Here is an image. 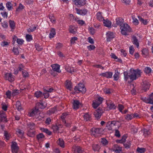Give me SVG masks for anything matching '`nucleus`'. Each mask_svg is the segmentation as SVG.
Instances as JSON below:
<instances>
[{
	"label": "nucleus",
	"mask_w": 153,
	"mask_h": 153,
	"mask_svg": "<svg viewBox=\"0 0 153 153\" xmlns=\"http://www.w3.org/2000/svg\"><path fill=\"white\" fill-rule=\"evenodd\" d=\"M130 79L132 81L136 80L137 78L141 76V72L138 69L134 70L131 68L130 70Z\"/></svg>",
	"instance_id": "f257e3e1"
},
{
	"label": "nucleus",
	"mask_w": 153,
	"mask_h": 153,
	"mask_svg": "<svg viewBox=\"0 0 153 153\" xmlns=\"http://www.w3.org/2000/svg\"><path fill=\"white\" fill-rule=\"evenodd\" d=\"M45 108V106L42 102H38L36 103V106L34 109H33L32 111L30 113V116L36 117V115L37 114H39V111H40V109H43Z\"/></svg>",
	"instance_id": "f03ea898"
},
{
	"label": "nucleus",
	"mask_w": 153,
	"mask_h": 153,
	"mask_svg": "<svg viewBox=\"0 0 153 153\" xmlns=\"http://www.w3.org/2000/svg\"><path fill=\"white\" fill-rule=\"evenodd\" d=\"M120 28L121 30V33L124 35H127V33L130 30L129 26L126 23L123 24L120 27Z\"/></svg>",
	"instance_id": "7ed1b4c3"
},
{
	"label": "nucleus",
	"mask_w": 153,
	"mask_h": 153,
	"mask_svg": "<svg viewBox=\"0 0 153 153\" xmlns=\"http://www.w3.org/2000/svg\"><path fill=\"white\" fill-rule=\"evenodd\" d=\"M74 90L76 91H78L83 93H85L86 91V89L84 85L82 83H79L78 84L77 86H76L74 88Z\"/></svg>",
	"instance_id": "20e7f679"
},
{
	"label": "nucleus",
	"mask_w": 153,
	"mask_h": 153,
	"mask_svg": "<svg viewBox=\"0 0 153 153\" xmlns=\"http://www.w3.org/2000/svg\"><path fill=\"white\" fill-rule=\"evenodd\" d=\"M102 132V129L100 128H93L90 130V134L92 136L96 137L98 134H100Z\"/></svg>",
	"instance_id": "39448f33"
},
{
	"label": "nucleus",
	"mask_w": 153,
	"mask_h": 153,
	"mask_svg": "<svg viewBox=\"0 0 153 153\" xmlns=\"http://www.w3.org/2000/svg\"><path fill=\"white\" fill-rule=\"evenodd\" d=\"M103 100V98L99 97L97 99L93 101L92 106L94 108H97L101 104Z\"/></svg>",
	"instance_id": "423d86ee"
},
{
	"label": "nucleus",
	"mask_w": 153,
	"mask_h": 153,
	"mask_svg": "<svg viewBox=\"0 0 153 153\" xmlns=\"http://www.w3.org/2000/svg\"><path fill=\"white\" fill-rule=\"evenodd\" d=\"M104 111L101 108H99L94 112V115L96 118L97 120L99 119Z\"/></svg>",
	"instance_id": "0eeeda50"
},
{
	"label": "nucleus",
	"mask_w": 153,
	"mask_h": 153,
	"mask_svg": "<svg viewBox=\"0 0 153 153\" xmlns=\"http://www.w3.org/2000/svg\"><path fill=\"white\" fill-rule=\"evenodd\" d=\"M74 4L78 7L84 5L86 4V0H72Z\"/></svg>",
	"instance_id": "6e6552de"
},
{
	"label": "nucleus",
	"mask_w": 153,
	"mask_h": 153,
	"mask_svg": "<svg viewBox=\"0 0 153 153\" xmlns=\"http://www.w3.org/2000/svg\"><path fill=\"white\" fill-rule=\"evenodd\" d=\"M52 69L50 71V74L54 76H56L57 74V64H55L51 65Z\"/></svg>",
	"instance_id": "1a4fd4ad"
},
{
	"label": "nucleus",
	"mask_w": 153,
	"mask_h": 153,
	"mask_svg": "<svg viewBox=\"0 0 153 153\" xmlns=\"http://www.w3.org/2000/svg\"><path fill=\"white\" fill-rule=\"evenodd\" d=\"M119 122L115 120L109 121L107 124V126L108 127L109 130H111L113 129V127L115 126L118 125Z\"/></svg>",
	"instance_id": "9d476101"
},
{
	"label": "nucleus",
	"mask_w": 153,
	"mask_h": 153,
	"mask_svg": "<svg viewBox=\"0 0 153 153\" xmlns=\"http://www.w3.org/2000/svg\"><path fill=\"white\" fill-rule=\"evenodd\" d=\"M4 78L6 80H8L9 81L12 82L14 80V78L13 76L10 73H7L5 74Z\"/></svg>",
	"instance_id": "9b49d317"
},
{
	"label": "nucleus",
	"mask_w": 153,
	"mask_h": 153,
	"mask_svg": "<svg viewBox=\"0 0 153 153\" xmlns=\"http://www.w3.org/2000/svg\"><path fill=\"white\" fill-rule=\"evenodd\" d=\"M106 103L107 105V108L109 109H114L116 108V106L113 102L111 100H107Z\"/></svg>",
	"instance_id": "f8f14e48"
},
{
	"label": "nucleus",
	"mask_w": 153,
	"mask_h": 153,
	"mask_svg": "<svg viewBox=\"0 0 153 153\" xmlns=\"http://www.w3.org/2000/svg\"><path fill=\"white\" fill-rule=\"evenodd\" d=\"M74 153H85V152L82 148L79 146H74L73 147Z\"/></svg>",
	"instance_id": "ddd939ff"
},
{
	"label": "nucleus",
	"mask_w": 153,
	"mask_h": 153,
	"mask_svg": "<svg viewBox=\"0 0 153 153\" xmlns=\"http://www.w3.org/2000/svg\"><path fill=\"white\" fill-rule=\"evenodd\" d=\"M150 84L146 81H144L142 83V89L145 91H146L149 89L150 86Z\"/></svg>",
	"instance_id": "4468645a"
},
{
	"label": "nucleus",
	"mask_w": 153,
	"mask_h": 153,
	"mask_svg": "<svg viewBox=\"0 0 153 153\" xmlns=\"http://www.w3.org/2000/svg\"><path fill=\"white\" fill-rule=\"evenodd\" d=\"M72 104L73 108V109L75 110L78 109L81 105L80 102L79 100H73Z\"/></svg>",
	"instance_id": "2eb2a0df"
},
{
	"label": "nucleus",
	"mask_w": 153,
	"mask_h": 153,
	"mask_svg": "<svg viewBox=\"0 0 153 153\" xmlns=\"http://www.w3.org/2000/svg\"><path fill=\"white\" fill-rule=\"evenodd\" d=\"M113 73L111 72H106L104 73H101L100 74V75L104 77H105L107 78H111L112 77Z\"/></svg>",
	"instance_id": "dca6fc26"
},
{
	"label": "nucleus",
	"mask_w": 153,
	"mask_h": 153,
	"mask_svg": "<svg viewBox=\"0 0 153 153\" xmlns=\"http://www.w3.org/2000/svg\"><path fill=\"white\" fill-rule=\"evenodd\" d=\"M144 101L147 103L153 104V93L149 95V98H145Z\"/></svg>",
	"instance_id": "f3484780"
},
{
	"label": "nucleus",
	"mask_w": 153,
	"mask_h": 153,
	"mask_svg": "<svg viewBox=\"0 0 153 153\" xmlns=\"http://www.w3.org/2000/svg\"><path fill=\"white\" fill-rule=\"evenodd\" d=\"M11 150L13 153H17L19 150V147L16 143H13L11 145Z\"/></svg>",
	"instance_id": "a211bd4d"
},
{
	"label": "nucleus",
	"mask_w": 153,
	"mask_h": 153,
	"mask_svg": "<svg viewBox=\"0 0 153 153\" xmlns=\"http://www.w3.org/2000/svg\"><path fill=\"white\" fill-rule=\"evenodd\" d=\"M75 10L77 14L82 16L85 15L88 12L87 10L86 9L80 10L77 8H76Z\"/></svg>",
	"instance_id": "6ab92c4d"
},
{
	"label": "nucleus",
	"mask_w": 153,
	"mask_h": 153,
	"mask_svg": "<svg viewBox=\"0 0 153 153\" xmlns=\"http://www.w3.org/2000/svg\"><path fill=\"white\" fill-rule=\"evenodd\" d=\"M106 37L107 41H110L114 37V35L113 33L108 31L106 34Z\"/></svg>",
	"instance_id": "aec40b11"
},
{
	"label": "nucleus",
	"mask_w": 153,
	"mask_h": 153,
	"mask_svg": "<svg viewBox=\"0 0 153 153\" xmlns=\"http://www.w3.org/2000/svg\"><path fill=\"white\" fill-rule=\"evenodd\" d=\"M0 115L1 118L0 120L3 122H7V120L6 118V116L5 113L1 111H0Z\"/></svg>",
	"instance_id": "412c9836"
},
{
	"label": "nucleus",
	"mask_w": 153,
	"mask_h": 153,
	"mask_svg": "<svg viewBox=\"0 0 153 153\" xmlns=\"http://www.w3.org/2000/svg\"><path fill=\"white\" fill-rule=\"evenodd\" d=\"M113 150L115 152V153H121L122 148L118 145L115 144L114 146Z\"/></svg>",
	"instance_id": "4be33fe9"
},
{
	"label": "nucleus",
	"mask_w": 153,
	"mask_h": 153,
	"mask_svg": "<svg viewBox=\"0 0 153 153\" xmlns=\"http://www.w3.org/2000/svg\"><path fill=\"white\" fill-rule=\"evenodd\" d=\"M131 40L133 44L138 48L139 47V41L137 37L135 36H133L132 37Z\"/></svg>",
	"instance_id": "5701e85b"
},
{
	"label": "nucleus",
	"mask_w": 153,
	"mask_h": 153,
	"mask_svg": "<svg viewBox=\"0 0 153 153\" xmlns=\"http://www.w3.org/2000/svg\"><path fill=\"white\" fill-rule=\"evenodd\" d=\"M116 22L117 25H114V27H116L117 25H120V27L123 25V20L121 18H117L116 19Z\"/></svg>",
	"instance_id": "b1692460"
},
{
	"label": "nucleus",
	"mask_w": 153,
	"mask_h": 153,
	"mask_svg": "<svg viewBox=\"0 0 153 153\" xmlns=\"http://www.w3.org/2000/svg\"><path fill=\"white\" fill-rule=\"evenodd\" d=\"M65 86L68 89L71 90L72 88V85L71 81L67 80L65 82Z\"/></svg>",
	"instance_id": "393cba45"
},
{
	"label": "nucleus",
	"mask_w": 153,
	"mask_h": 153,
	"mask_svg": "<svg viewBox=\"0 0 153 153\" xmlns=\"http://www.w3.org/2000/svg\"><path fill=\"white\" fill-rule=\"evenodd\" d=\"M103 23L105 26L110 27L111 26V22L108 19H104L103 21Z\"/></svg>",
	"instance_id": "a878e982"
},
{
	"label": "nucleus",
	"mask_w": 153,
	"mask_h": 153,
	"mask_svg": "<svg viewBox=\"0 0 153 153\" xmlns=\"http://www.w3.org/2000/svg\"><path fill=\"white\" fill-rule=\"evenodd\" d=\"M69 30L70 33L73 34H75L77 31L76 28L72 25L70 26Z\"/></svg>",
	"instance_id": "bb28decb"
},
{
	"label": "nucleus",
	"mask_w": 153,
	"mask_h": 153,
	"mask_svg": "<svg viewBox=\"0 0 153 153\" xmlns=\"http://www.w3.org/2000/svg\"><path fill=\"white\" fill-rule=\"evenodd\" d=\"M27 126L28 128H29L32 130L34 129L36 127L35 124L33 122H30L27 123Z\"/></svg>",
	"instance_id": "cd10ccee"
},
{
	"label": "nucleus",
	"mask_w": 153,
	"mask_h": 153,
	"mask_svg": "<svg viewBox=\"0 0 153 153\" xmlns=\"http://www.w3.org/2000/svg\"><path fill=\"white\" fill-rule=\"evenodd\" d=\"M138 17L142 23L144 25H147L149 22L146 19H144L143 18L140 16H138Z\"/></svg>",
	"instance_id": "c85d7f7f"
},
{
	"label": "nucleus",
	"mask_w": 153,
	"mask_h": 153,
	"mask_svg": "<svg viewBox=\"0 0 153 153\" xmlns=\"http://www.w3.org/2000/svg\"><path fill=\"white\" fill-rule=\"evenodd\" d=\"M40 130L46 133L49 135H50L51 134V132L46 128H40Z\"/></svg>",
	"instance_id": "c756f323"
},
{
	"label": "nucleus",
	"mask_w": 153,
	"mask_h": 153,
	"mask_svg": "<svg viewBox=\"0 0 153 153\" xmlns=\"http://www.w3.org/2000/svg\"><path fill=\"white\" fill-rule=\"evenodd\" d=\"M97 19L100 21H103L104 20L103 17L102 16L101 13L100 12H98L96 14Z\"/></svg>",
	"instance_id": "7c9ffc66"
},
{
	"label": "nucleus",
	"mask_w": 153,
	"mask_h": 153,
	"mask_svg": "<svg viewBox=\"0 0 153 153\" xmlns=\"http://www.w3.org/2000/svg\"><path fill=\"white\" fill-rule=\"evenodd\" d=\"M10 26L11 29L12 30L14 29L15 27V23L13 21L10 20L9 21Z\"/></svg>",
	"instance_id": "2f4dec72"
},
{
	"label": "nucleus",
	"mask_w": 153,
	"mask_h": 153,
	"mask_svg": "<svg viewBox=\"0 0 153 153\" xmlns=\"http://www.w3.org/2000/svg\"><path fill=\"white\" fill-rule=\"evenodd\" d=\"M56 33L55 30L54 28H52L50 31V32L49 35V37L50 38H53L55 35Z\"/></svg>",
	"instance_id": "473e14b6"
},
{
	"label": "nucleus",
	"mask_w": 153,
	"mask_h": 153,
	"mask_svg": "<svg viewBox=\"0 0 153 153\" xmlns=\"http://www.w3.org/2000/svg\"><path fill=\"white\" fill-rule=\"evenodd\" d=\"M66 71L70 73H72L74 71V69L73 68L70 67L68 65H66L65 67Z\"/></svg>",
	"instance_id": "72a5a7b5"
},
{
	"label": "nucleus",
	"mask_w": 153,
	"mask_h": 153,
	"mask_svg": "<svg viewBox=\"0 0 153 153\" xmlns=\"http://www.w3.org/2000/svg\"><path fill=\"white\" fill-rule=\"evenodd\" d=\"M120 75V73L118 71L115 70V73L113 77L115 81H117L119 79V76Z\"/></svg>",
	"instance_id": "f704fd0d"
},
{
	"label": "nucleus",
	"mask_w": 153,
	"mask_h": 153,
	"mask_svg": "<svg viewBox=\"0 0 153 153\" xmlns=\"http://www.w3.org/2000/svg\"><path fill=\"white\" fill-rule=\"evenodd\" d=\"M68 113H63L61 116V118L63 122L64 123H66V121L65 120V119L67 117L68 115Z\"/></svg>",
	"instance_id": "c9c22d12"
},
{
	"label": "nucleus",
	"mask_w": 153,
	"mask_h": 153,
	"mask_svg": "<svg viewBox=\"0 0 153 153\" xmlns=\"http://www.w3.org/2000/svg\"><path fill=\"white\" fill-rule=\"evenodd\" d=\"M92 147L93 150L94 151H98L100 149V146L97 144H94Z\"/></svg>",
	"instance_id": "e433bc0d"
},
{
	"label": "nucleus",
	"mask_w": 153,
	"mask_h": 153,
	"mask_svg": "<svg viewBox=\"0 0 153 153\" xmlns=\"http://www.w3.org/2000/svg\"><path fill=\"white\" fill-rule=\"evenodd\" d=\"M84 120L86 121H88L90 120L91 116L88 113H85L83 116Z\"/></svg>",
	"instance_id": "4c0bfd02"
},
{
	"label": "nucleus",
	"mask_w": 153,
	"mask_h": 153,
	"mask_svg": "<svg viewBox=\"0 0 153 153\" xmlns=\"http://www.w3.org/2000/svg\"><path fill=\"white\" fill-rule=\"evenodd\" d=\"M17 134L19 137H22L23 136L24 132L19 129H17L16 130Z\"/></svg>",
	"instance_id": "58836bf2"
},
{
	"label": "nucleus",
	"mask_w": 153,
	"mask_h": 153,
	"mask_svg": "<svg viewBox=\"0 0 153 153\" xmlns=\"http://www.w3.org/2000/svg\"><path fill=\"white\" fill-rule=\"evenodd\" d=\"M142 53L143 56L144 57H146L149 54V51L148 49L144 48L142 51Z\"/></svg>",
	"instance_id": "ea45409f"
},
{
	"label": "nucleus",
	"mask_w": 153,
	"mask_h": 153,
	"mask_svg": "<svg viewBox=\"0 0 153 153\" xmlns=\"http://www.w3.org/2000/svg\"><path fill=\"white\" fill-rule=\"evenodd\" d=\"M6 7L8 10H11L12 8V3L10 1H8L6 4Z\"/></svg>",
	"instance_id": "a19ab883"
},
{
	"label": "nucleus",
	"mask_w": 153,
	"mask_h": 153,
	"mask_svg": "<svg viewBox=\"0 0 153 153\" xmlns=\"http://www.w3.org/2000/svg\"><path fill=\"white\" fill-rule=\"evenodd\" d=\"M132 18L133 19L132 23L134 25H137L139 24V22L138 20L135 18L134 15L132 16Z\"/></svg>",
	"instance_id": "79ce46f5"
},
{
	"label": "nucleus",
	"mask_w": 153,
	"mask_h": 153,
	"mask_svg": "<svg viewBox=\"0 0 153 153\" xmlns=\"http://www.w3.org/2000/svg\"><path fill=\"white\" fill-rule=\"evenodd\" d=\"M59 144L62 148H64L65 147L64 142L62 139L59 138Z\"/></svg>",
	"instance_id": "37998d69"
},
{
	"label": "nucleus",
	"mask_w": 153,
	"mask_h": 153,
	"mask_svg": "<svg viewBox=\"0 0 153 153\" xmlns=\"http://www.w3.org/2000/svg\"><path fill=\"white\" fill-rule=\"evenodd\" d=\"M34 95L35 97L38 98L41 97L43 96L42 93L40 91H37L34 94Z\"/></svg>",
	"instance_id": "c03bdc74"
},
{
	"label": "nucleus",
	"mask_w": 153,
	"mask_h": 153,
	"mask_svg": "<svg viewBox=\"0 0 153 153\" xmlns=\"http://www.w3.org/2000/svg\"><path fill=\"white\" fill-rule=\"evenodd\" d=\"M150 134V132L149 130L145 129L143 130V135L146 137L148 136Z\"/></svg>",
	"instance_id": "a18cd8bd"
},
{
	"label": "nucleus",
	"mask_w": 153,
	"mask_h": 153,
	"mask_svg": "<svg viewBox=\"0 0 153 153\" xmlns=\"http://www.w3.org/2000/svg\"><path fill=\"white\" fill-rule=\"evenodd\" d=\"M124 80L125 81H127L128 79L129 78L130 79V73L128 74L127 72H124Z\"/></svg>",
	"instance_id": "49530a36"
},
{
	"label": "nucleus",
	"mask_w": 153,
	"mask_h": 153,
	"mask_svg": "<svg viewBox=\"0 0 153 153\" xmlns=\"http://www.w3.org/2000/svg\"><path fill=\"white\" fill-rule=\"evenodd\" d=\"M133 116L132 114H127L125 117V119L127 120H130L133 119Z\"/></svg>",
	"instance_id": "de8ad7c7"
},
{
	"label": "nucleus",
	"mask_w": 153,
	"mask_h": 153,
	"mask_svg": "<svg viewBox=\"0 0 153 153\" xmlns=\"http://www.w3.org/2000/svg\"><path fill=\"white\" fill-rule=\"evenodd\" d=\"M101 143L103 146H106L108 144V142L106 139L104 138H102L101 141Z\"/></svg>",
	"instance_id": "09e8293b"
},
{
	"label": "nucleus",
	"mask_w": 153,
	"mask_h": 153,
	"mask_svg": "<svg viewBox=\"0 0 153 153\" xmlns=\"http://www.w3.org/2000/svg\"><path fill=\"white\" fill-rule=\"evenodd\" d=\"M16 108L18 111H20L22 109L20 102L19 101H17L16 104Z\"/></svg>",
	"instance_id": "8fccbe9b"
},
{
	"label": "nucleus",
	"mask_w": 153,
	"mask_h": 153,
	"mask_svg": "<svg viewBox=\"0 0 153 153\" xmlns=\"http://www.w3.org/2000/svg\"><path fill=\"white\" fill-rule=\"evenodd\" d=\"M27 134L29 137H33L35 134V131H28Z\"/></svg>",
	"instance_id": "3c124183"
},
{
	"label": "nucleus",
	"mask_w": 153,
	"mask_h": 153,
	"mask_svg": "<svg viewBox=\"0 0 153 153\" xmlns=\"http://www.w3.org/2000/svg\"><path fill=\"white\" fill-rule=\"evenodd\" d=\"M126 138L127 136L126 135H124L123 136L121 140H118L117 141V142L119 143H123L126 141Z\"/></svg>",
	"instance_id": "603ef678"
},
{
	"label": "nucleus",
	"mask_w": 153,
	"mask_h": 153,
	"mask_svg": "<svg viewBox=\"0 0 153 153\" xmlns=\"http://www.w3.org/2000/svg\"><path fill=\"white\" fill-rule=\"evenodd\" d=\"M110 56L112 58H113L117 60L116 61L120 62L121 60V59H118L117 57L116 56V55L114 53H111L110 54Z\"/></svg>",
	"instance_id": "864d4df0"
},
{
	"label": "nucleus",
	"mask_w": 153,
	"mask_h": 153,
	"mask_svg": "<svg viewBox=\"0 0 153 153\" xmlns=\"http://www.w3.org/2000/svg\"><path fill=\"white\" fill-rule=\"evenodd\" d=\"M88 30L92 35H94L95 33V30L92 27H89L88 28Z\"/></svg>",
	"instance_id": "5fc2aeb1"
},
{
	"label": "nucleus",
	"mask_w": 153,
	"mask_h": 153,
	"mask_svg": "<svg viewBox=\"0 0 153 153\" xmlns=\"http://www.w3.org/2000/svg\"><path fill=\"white\" fill-rule=\"evenodd\" d=\"M152 70L150 68L148 67H146L144 69V71L146 74H149L151 72Z\"/></svg>",
	"instance_id": "6e6d98bb"
},
{
	"label": "nucleus",
	"mask_w": 153,
	"mask_h": 153,
	"mask_svg": "<svg viewBox=\"0 0 153 153\" xmlns=\"http://www.w3.org/2000/svg\"><path fill=\"white\" fill-rule=\"evenodd\" d=\"M26 39L27 42H30L33 39V37L31 35L27 34L26 36Z\"/></svg>",
	"instance_id": "4d7b16f0"
},
{
	"label": "nucleus",
	"mask_w": 153,
	"mask_h": 153,
	"mask_svg": "<svg viewBox=\"0 0 153 153\" xmlns=\"http://www.w3.org/2000/svg\"><path fill=\"white\" fill-rule=\"evenodd\" d=\"M21 92V91L19 90H14L13 91L12 93V95L13 96H14L18 94Z\"/></svg>",
	"instance_id": "13d9d810"
},
{
	"label": "nucleus",
	"mask_w": 153,
	"mask_h": 153,
	"mask_svg": "<svg viewBox=\"0 0 153 153\" xmlns=\"http://www.w3.org/2000/svg\"><path fill=\"white\" fill-rule=\"evenodd\" d=\"M4 138L7 140H8L10 138V134H8V132L6 131H4Z\"/></svg>",
	"instance_id": "bf43d9fd"
},
{
	"label": "nucleus",
	"mask_w": 153,
	"mask_h": 153,
	"mask_svg": "<svg viewBox=\"0 0 153 153\" xmlns=\"http://www.w3.org/2000/svg\"><path fill=\"white\" fill-rule=\"evenodd\" d=\"M146 149L144 148H140L138 147L137 148V151L138 152L140 153H143L145 151Z\"/></svg>",
	"instance_id": "052dcab7"
},
{
	"label": "nucleus",
	"mask_w": 153,
	"mask_h": 153,
	"mask_svg": "<svg viewBox=\"0 0 153 153\" xmlns=\"http://www.w3.org/2000/svg\"><path fill=\"white\" fill-rule=\"evenodd\" d=\"M35 45L36 50L38 51H40L42 49V47L38 44L36 43Z\"/></svg>",
	"instance_id": "680f3d73"
},
{
	"label": "nucleus",
	"mask_w": 153,
	"mask_h": 153,
	"mask_svg": "<svg viewBox=\"0 0 153 153\" xmlns=\"http://www.w3.org/2000/svg\"><path fill=\"white\" fill-rule=\"evenodd\" d=\"M6 95L7 96V97L10 99L12 95V93L11 91L9 90H8L6 93Z\"/></svg>",
	"instance_id": "e2e57ef3"
},
{
	"label": "nucleus",
	"mask_w": 153,
	"mask_h": 153,
	"mask_svg": "<svg viewBox=\"0 0 153 153\" xmlns=\"http://www.w3.org/2000/svg\"><path fill=\"white\" fill-rule=\"evenodd\" d=\"M37 138L39 140H41L42 138L44 137V136L43 134L42 133H40L39 134H38L37 136Z\"/></svg>",
	"instance_id": "0e129e2a"
},
{
	"label": "nucleus",
	"mask_w": 153,
	"mask_h": 153,
	"mask_svg": "<svg viewBox=\"0 0 153 153\" xmlns=\"http://www.w3.org/2000/svg\"><path fill=\"white\" fill-rule=\"evenodd\" d=\"M43 95L44 96V97L45 98H47L49 96V94L47 91H46L45 90V89L44 91V92Z\"/></svg>",
	"instance_id": "69168bd1"
},
{
	"label": "nucleus",
	"mask_w": 153,
	"mask_h": 153,
	"mask_svg": "<svg viewBox=\"0 0 153 153\" xmlns=\"http://www.w3.org/2000/svg\"><path fill=\"white\" fill-rule=\"evenodd\" d=\"M1 14L4 18H7L8 16V13L6 11H4L1 13Z\"/></svg>",
	"instance_id": "338daca9"
},
{
	"label": "nucleus",
	"mask_w": 153,
	"mask_h": 153,
	"mask_svg": "<svg viewBox=\"0 0 153 153\" xmlns=\"http://www.w3.org/2000/svg\"><path fill=\"white\" fill-rule=\"evenodd\" d=\"M58 56L62 59H63L65 57V55L60 51L58 52Z\"/></svg>",
	"instance_id": "774afa93"
}]
</instances>
